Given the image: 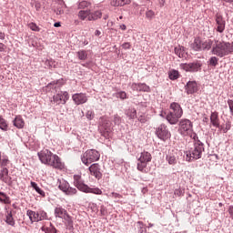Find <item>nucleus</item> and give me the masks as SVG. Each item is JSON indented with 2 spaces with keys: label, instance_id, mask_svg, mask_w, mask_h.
I'll list each match as a JSON object with an SVG mask.
<instances>
[{
  "label": "nucleus",
  "instance_id": "3c124183",
  "mask_svg": "<svg viewBox=\"0 0 233 233\" xmlns=\"http://www.w3.org/2000/svg\"><path fill=\"white\" fill-rule=\"evenodd\" d=\"M114 123L115 125H121V117L117 115L114 116Z\"/></svg>",
  "mask_w": 233,
  "mask_h": 233
},
{
  "label": "nucleus",
  "instance_id": "13d9d810",
  "mask_svg": "<svg viewBox=\"0 0 233 233\" xmlns=\"http://www.w3.org/2000/svg\"><path fill=\"white\" fill-rule=\"evenodd\" d=\"M137 224H138L139 227H140V229H139L138 233H143V222L138 221Z\"/></svg>",
  "mask_w": 233,
  "mask_h": 233
},
{
  "label": "nucleus",
  "instance_id": "a18cd8bd",
  "mask_svg": "<svg viewBox=\"0 0 233 233\" xmlns=\"http://www.w3.org/2000/svg\"><path fill=\"white\" fill-rule=\"evenodd\" d=\"M155 15H156V14L152 10H148L147 12H146V17L149 21H152V19H154Z\"/></svg>",
  "mask_w": 233,
  "mask_h": 233
},
{
  "label": "nucleus",
  "instance_id": "ea45409f",
  "mask_svg": "<svg viewBox=\"0 0 233 233\" xmlns=\"http://www.w3.org/2000/svg\"><path fill=\"white\" fill-rule=\"evenodd\" d=\"M232 125L230 124V121L226 122L225 126H220L219 130H223L224 134H227L228 130H230Z\"/></svg>",
  "mask_w": 233,
  "mask_h": 233
},
{
  "label": "nucleus",
  "instance_id": "c9c22d12",
  "mask_svg": "<svg viewBox=\"0 0 233 233\" xmlns=\"http://www.w3.org/2000/svg\"><path fill=\"white\" fill-rule=\"evenodd\" d=\"M65 8H66L65 2H61L60 5L55 9L56 15H63L65 14Z\"/></svg>",
  "mask_w": 233,
  "mask_h": 233
},
{
  "label": "nucleus",
  "instance_id": "a19ab883",
  "mask_svg": "<svg viewBox=\"0 0 233 233\" xmlns=\"http://www.w3.org/2000/svg\"><path fill=\"white\" fill-rule=\"evenodd\" d=\"M0 128L1 130L6 131L8 130V124H6V120L0 116Z\"/></svg>",
  "mask_w": 233,
  "mask_h": 233
},
{
  "label": "nucleus",
  "instance_id": "c03bdc74",
  "mask_svg": "<svg viewBox=\"0 0 233 233\" xmlns=\"http://www.w3.org/2000/svg\"><path fill=\"white\" fill-rule=\"evenodd\" d=\"M90 4L86 1H82L78 3V10H85V8H88Z\"/></svg>",
  "mask_w": 233,
  "mask_h": 233
},
{
  "label": "nucleus",
  "instance_id": "a211bd4d",
  "mask_svg": "<svg viewBox=\"0 0 233 233\" xmlns=\"http://www.w3.org/2000/svg\"><path fill=\"white\" fill-rule=\"evenodd\" d=\"M68 214V211H66V209H65L63 207L61 206H57L56 208H55V218H59L60 219L65 218Z\"/></svg>",
  "mask_w": 233,
  "mask_h": 233
},
{
  "label": "nucleus",
  "instance_id": "774afa93",
  "mask_svg": "<svg viewBox=\"0 0 233 233\" xmlns=\"http://www.w3.org/2000/svg\"><path fill=\"white\" fill-rule=\"evenodd\" d=\"M121 30H127V25L125 24L120 25Z\"/></svg>",
  "mask_w": 233,
  "mask_h": 233
},
{
  "label": "nucleus",
  "instance_id": "e433bc0d",
  "mask_svg": "<svg viewBox=\"0 0 233 233\" xmlns=\"http://www.w3.org/2000/svg\"><path fill=\"white\" fill-rule=\"evenodd\" d=\"M126 115L127 117H129V119H136L137 117V112L134 108L128 109L126 112Z\"/></svg>",
  "mask_w": 233,
  "mask_h": 233
},
{
  "label": "nucleus",
  "instance_id": "8fccbe9b",
  "mask_svg": "<svg viewBox=\"0 0 233 233\" xmlns=\"http://www.w3.org/2000/svg\"><path fill=\"white\" fill-rule=\"evenodd\" d=\"M9 163L8 158L1 159V152H0V167H6Z\"/></svg>",
  "mask_w": 233,
  "mask_h": 233
},
{
  "label": "nucleus",
  "instance_id": "cd10ccee",
  "mask_svg": "<svg viewBox=\"0 0 233 233\" xmlns=\"http://www.w3.org/2000/svg\"><path fill=\"white\" fill-rule=\"evenodd\" d=\"M5 223L10 225V227H15V220L14 219L12 211H7V214L5 215Z\"/></svg>",
  "mask_w": 233,
  "mask_h": 233
},
{
  "label": "nucleus",
  "instance_id": "ddd939ff",
  "mask_svg": "<svg viewBox=\"0 0 233 233\" xmlns=\"http://www.w3.org/2000/svg\"><path fill=\"white\" fill-rule=\"evenodd\" d=\"M88 170L90 174L96 177V179L99 180L101 177H103V173H101V166H99L97 163L92 164Z\"/></svg>",
  "mask_w": 233,
  "mask_h": 233
},
{
  "label": "nucleus",
  "instance_id": "4468645a",
  "mask_svg": "<svg viewBox=\"0 0 233 233\" xmlns=\"http://www.w3.org/2000/svg\"><path fill=\"white\" fill-rule=\"evenodd\" d=\"M75 105H85L88 101V96L85 93H76L72 96Z\"/></svg>",
  "mask_w": 233,
  "mask_h": 233
},
{
  "label": "nucleus",
  "instance_id": "f257e3e1",
  "mask_svg": "<svg viewBox=\"0 0 233 233\" xmlns=\"http://www.w3.org/2000/svg\"><path fill=\"white\" fill-rule=\"evenodd\" d=\"M213 56H218V57H225V56H229L233 53V42H225L214 40L213 48L211 49Z\"/></svg>",
  "mask_w": 233,
  "mask_h": 233
},
{
  "label": "nucleus",
  "instance_id": "20e7f679",
  "mask_svg": "<svg viewBox=\"0 0 233 233\" xmlns=\"http://www.w3.org/2000/svg\"><path fill=\"white\" fill-rule=\"evenodd\" d=\"M183 116V108L176 102L171 103L170 111L167 115L166 119L170 125H177L180 117Z\"/></svg>",
  "mask_w": 233,
  "mask_h": 233
},
{
  "label": "nucleus",
  "instance_id": "052dcab7",
  "mask_svg": "<svg viewBox=\"0 0 233 233\" xmlns=\"http://www.w3.org/2000/svg\"><path fill=\"white\" fill-rule=\"evenodd\" d=\"M57 83H59V81L50 83V84H48L47 87L50 88V86H52V85H55V88H57Z\"/></svg>",
  "mask_w": 233,
  "mask_h": 233
},
{
  "label": "nucleus",
  "instance_id": "5701e85b",
  "mask_svg": "<svg viewBox=\"0 0 233 233\" xmlns=\"http://www.w3.org/2000/svg\"><path fill=\"white\" fill-rule=\"evenodd\" d=\"M83 192L86 194H96V196H101V194H103V191L99 187H90L88 185L86 186Z\"/></svg>",
  "mask_w": 233,
  "mask_h": 233
},
{
  "label": "nucleus",
  "instance_id": "393cba45",
  "mask_svg": "<svg viewBox=\"0 0 233 233\" xmlns=\"http://www.w3.org/2000/svg\"><path fill=\"white\" fill-rule=\"evenodd\" d=\"M77 17H78V19H80V21H85V19H87V21H88V17H90V9L80 10L77 14Z\"/></svg>",
  "mask_w": 233,
  "mask_h": 233
},
{
  "label": "nucleus",
  "instance_id": "9b49d317",
  "mask_svg": "<svg viewBox=\"0 0 233 233\" xmlns=\"http://www.w3.org/2000/svg\"><path fill=\"white\" fill-rule=\"evenodd\" d=\"M37 156H38L41 163L48 166L50 164V161L52 160L54 153H52V151H50L48 149H45L43 151L38 152Z\"/></svg>",
  "mask_w": 233,
  "mask_h": 233
},
{
  "label": "nucleus",
  "instance_id": "9d476101",
  "mask_svg": "<svg viewBox=\"0 0 233 233\" xmlns=\"http://www.w3.org/2000/svg\"><path fill=\"white\" fill-rule=\"evenodd\" d=\"M68 99H70V95H68V92L64 91L57 93L53 96V103H56V105H66Z\"/></svg>",
  "mask_w": 233,
  "mask_h": 233
},
{
  "label": "nucleus",
  "instance_id": "dca6fc26",
  "mask_svg": "<svg viewBox=\"0 0 233 233\" xmlns=\"http://www.w3.org/2000/svg\"><path fill=\"white\" fill-rule=\"evenodd\" d=\"M131 88L136 92H150V86H148L147 84L133 83L131 85Z\"/></svg>",
  "mask_w": 233,
  "mask_h": 233
},
{
  "label": "nucleus",
  "instance_id": "aec40b11",
  "mask_svg": "<svg viewBox=\"0 0 233 233\" xmlns=\"http://www.w3.org/2000/svg\"><path fill=\"white\" fill-rule=\"evenodd\" d=\"M211 125L215 127V128H221L219 125V116L218 112H212L210 116Z\"/></svg>",
  "mask_w": 233,
  "mask_h": 233
},
{
  "label": "nucleus",
  "instance_id": "09e8293b",
  "mask_svg": "<svg viewBox=\"0 0 233 233\" xmlns=\"http://www.w3.org/2000/svg\"><path fill=\"white\" fill-rule=\"evenodd\" d=\"M116 97H118L119 99H127V93L125 91H120L118 93H116Z\"/></svg>",
  "mask_w": 233,
  "mask_h": 233
},
{
  "label": "nucleus",
  "instance_id": "bf43d9fd",
  "mask_svg": "<svg viewBox=\"0 0 233 233\" xmlns=\"http://www.w3.org/2000/svg\"><path fill=\"white\" fill-rule=\"evenodd\" d=\"M5 48H6V46H5V44L0 43V52H5Z\"/></svg>",
  "mask_w": 233,
  "mask_h": 233
},
{
  "label": "nucleus",
  "instance_id": "0eeeda50",
  "mask_svg": "<svg viewBox=\"0 0 233 233\" xmlns=\"http://www.w3.org/2000/svg\"><path fill=\"white\" fill-rule=\"evenodd\" d=\"M57 185L59 190L64 192V194L66 196H74L77 194V189L76 187H70V184L63 178L57 180Z\"/></svg>",
  "mask_w": 233,
  "mask_h": 233
},
{
  "label": "nucleus",
  "instance_id": "37998d69",
  "mask_svg": "<svg viewBox=\"0 0 233 233\" xmlns=\"http://www.w3.org/2000/svg\"><path fill=\"white\" fill-rule=\"evenodd\" d=\"M218 61H219L218 59V57L211 56L208 63L209 66H218Z\"/></svg>",
  "mask_w": 233,
  "mask_h": 233
},
{
  "label": "nucleus",
  "instance_id": "bb28decb",
  "mask_svg": "<svg viewBox=\"0 0 233 233\" xmlns=\"http://www.w3.org/2000/svg\"><path fill=\"white\" fill-rule=\"evenodd\" d=\"M26 216L29 217V219H30L31 223L39 222L37 212L35 213V211H32V210L28 209L26 211Z\"/></svg>",
  "mask_w": 233,
  "mask_h": 233
},
{
  "label": "nucleus",
  "instance_id": "423d86ee",
  "mask_svg": "<svg viewBox=\"0 0 233 233\" xmlns=\"http://www.w3.org/2000/svg\"><path fill=\"white\" fill-rule=\"evenodd\" d=\"M99 157H101V155L97 150L89 149V150H86L81 156V161L84 165H86V167H88V165H92V163L96 161H99Z\"/></svg>",
  "mask_w": 233,
  "mask_h": 233
},
{
  "label": "nucleus",
  "instance_id": "680f3d73",
  "mask_svg": "<svg viewBox=\"0 0 233 233\" xmlns=\"http://www.w3.org/2000/svg\"><path fill=\"white\" fill-rule=\"evenodd\" d=\"M138 121H140V123H147V118L143 116H139Z\"/></svg>",
  "mask_w": 233,
  "mask_h": 233
},
{
  "label": "nucleus",
  "instance_id": "338daca9",
  "mask_svg": "<svg viewBox=\"0 0 233 233\" xmlns=\"http://www.w3.org/2000/svg\"><path fill=\"white\" fill-rule=\"evenodd\" d=\"M175 194L177 195V196H181V190H177V189H176L175 190Z\"/></svg>",
  "mask_w": 233,
  "mask_h": 233
},
{
  "label": "nucleus",
  "instance_id": "79ce46f5",
  "mask_svg": "<svg viewBox=\"0 0 233 233\" xmlns=\"http://www.w3.org/2000/svg\"><path fill=\"white\" fill-rule=\"evenodd\" d=\"M77 56H78V59H80V61H85L86 59V57H88V55H86V51H85V50L78 51Z\"/></svg>",
  "mask_w": 233,
  "mask_h": 233
},
{
  "label": "nucleus",
  "instance_id": "a878e982",
  "mask_svg": "<svg viewBox=\"0 0 233 233\" xmlns=\"http://www.w3.org/2000/svg\"><path fill=\"white\" fill-rule=\"evenodd\" d=\"M175 54L180 58L187 57V50L181 46L175 47Z\"/></svg>",
  "mask_w": 233,
  "mask_h": 233
},
{
  "label": "nucleus",
  "instance_id": "473e14b6",
  "mask_svg": "<svg viewBox=\"0 0 233 233\" xmlns=\"http://www.w3.org/2000/svg\"><path fill=\"white\" fill-rule=\"evenodd\" d=\"M214 48V40L202 41V50H210Z\"/></svg>",
  "mask_w": 233,
  "mask_h": 233
},
{
  "label": "nucleus",
  "instance_id": "6e6552de",
  "mask_svg": "<svg viewBox=\"0 0 233 233\" xmlns=\"http://www.w3.org/2000/svg\"><path fill=\"white\" fill-rule=\"evenodd\" d=\"M156 136H157L158 139H161L162 141H167V139H170L171 134L170 131H168L167 126L165 124H161L156 129Z\"/></svg>",
  "mask_w": 233,
  "mask_h": 233
},
{
  "label": "nucleus",
  "instance_id": "72a5a7b5",
  "mask_svg": "<svg viewBox=\"0 0 233 233\" xmlns=\"http://www.w3.org/2000/svg\"><path fill=\"white\" fill-rule=\"evenodd\" d=\"M130 0H112L111 5L112 6H125V5H128Z\"/></svg>",
  "mask_w": 233,
  "mask_h": 233
},
{
  "label": "nucleus",
  "instance_id": "0e129e2a",
  "mask_svg": "<svg viewBox=\"0 0 233 233\" xmlns=\"http://www.w3.org/2000/svg\"><path fill=\"white\" fill-rule=\"evenodd\" d=\"M4 198H5L4 199L3 203H9L10 198L8 197H6V195Z\"/></svg>",
  "mask_w": 233,
  "mask_h": 233
},
{
  "label": "nucleus",
  "instance_id": "c756f323",
  "mask_svg": "<svg viewBox=\"0 0 233 233\" xmlns=\"http://www.w3.org/2000/svg\"><path fill=\"white\" fill-rule=\"evenodd\" d=\"M0 179L4 181V183H8V168L2 167L0 171Z\"/></svg>",
  "mask_w": 233,
  "mask_h": 233
},
{
  "label": "nucleus",
  "instance_id": "4c0bfd02",
  "mask_svg": "<svg viewBox=\"0 0 233 233\" xmlns=\"http://www.w3.org/2000/svg\"><path fill=\"white\" fill-rule=\"evenodd\" d=\"M31 187L33 188H35V192H37V194H39L40 196H42V198H45L46 194L43 191V189H41L39 187H37V183L35 182H31Z\"/></svg>",
  "mask_w": 233,
  "mask_h": 233
},
{
  "label": "nucleus",
  "instance_id": "39448f33",
  "mask_svg": "<svg viewBox=\"0 0 233 233\" xmlns=\"http://www.w3.org/2000/svg\"><path fill=\"white\" fill-rule=\"evenodd\" d=\"M150 161H152V154H150L148 151L141 152L137 157V169L143 174H148L150 169H148L147 167Z\"/></svg>",
  "mask_w": 233,
  "mask_h": 233
},
{
  "label": "nucleus",
  "instance_id": "603ef678",
  "mask_svg": "<svg viewBox=\"0 0 233 233\" xmlns=\"http://www.w3.org/2000/svg\"><path fill=\"white\" fill-rule=\"evenodd\" d=\"M228 107H229V110H230V114H231V116H233V100L228 99Z\"/></svg>",
  "mask_w": 233,
  "mask_h": 233
},
{
  "label": "nucleus",
  "instance_id": "e2e57ef3",
  "mask_svg": "<svg viewBox=\"0 0 233 233\" xmlns=\"http://www.w3.org/2000/svg\"><path fill=\"white\" fill-rule=\"evenodd\" d=\"M95 35H96V37H99V35H101V31L96 30L95 31Z\"/></svg>",
  "mask_w": 233,
  "mask_h": 233
},
{
  "label": "nucleus",
  "instance_id": "69168bd1",
  "mask_svg": "<svg viewBox=\"0 0 233 233\" xmlns=\"http://www.w3.org/2000/svg\"><path fill=\"white\" fill-rule=\"evenodd\" d=\"M54 26H55L56 28H59V26H61V23L56 22V23L54 24Z\"/></svg>",
  "mask_w": 233,
  "mask_h": 233
},
{
  "label": "nucleus",
  "instance_id": "f3484780",
  "mask_svg": "<svg viewBox=\"0 0 233 233\" xmlns=\"http://www.w3.org/2000/svg\"><path fill=\"white\" fill-rule=\"evenodd\" d=\"M216 23H217V32H218L219 34H223V32H225V25H226V22L223 19V16L217 15Z\"/></svg>",
  "mask_w": 233,
  "mask_h": 233
},
{
  "label": "nucleus",
  "instance_id": "6ab92c4d",
  "mask_svg": "<svg viewBox=\"0 0 233 233\" xmlns=\"http://www.w3.org/2000/svg\"><path fill=\"white\" fill-rule=\"evenodd\" d=\"M166 159L168 165H176L177 163V153H176L174 150L169 151L166 157Z\"/></svg>",
  "mask_w": 233,
  "mask_h": 233
},
{
  "label": "nucleus",
  "instance_id": "58836bf2",
  "mask_svg": "<svg viewBox=\"0 0 233 233\" xmlns=\"http://www.w3.org/2000/svg\"><path fill=\"white\" fill-rule=\"evenodd\" d=\"M38 221L48 219V215L44 210L37 211Z\"/></svg>",
  "mask_w": 233,
  "mask_h": 233
},
{
  "label": "nucleus",
  "instance_id": "4d7b16f0",
  "mask_svg": "<svg viewBox=\"0 0 233 233\" xmlns=\"http://www.w3.org/2000/svg\"><path fill=\"white\" fill-rule=\"evenodd\" d=\"M110 198H115L116 199H117V198H121V195H119V193L112 192Z\"/></svg>",
  "mask_w": 233,
  "mask_h": 233
},
{
  "label": "nucleus",
  "instance_id": "c85d7f7f",
  "mask_svg": "<svg viewBox=\"0 0 233 233\" xmlns=\"http://www.w3.org/2000/svg\"><path fill=\"white\" fill-rule=\"evenodd\" d=\"M41 230L45 233H57V229L56 228V227H54V224H52V222L49 223V227L43 226L41 228Z\"/></svg>",
  "mask_w": 233,
  "mask_h": 233
},
{
  "label": "nucleus",
  "instance_id": "f03ea898",
  "mask_svg": "<svg viewBox=\"0 0 233 233\" xmlns=\"http://www.w3.org/2000/svg\"><path fill=\"white\" fill-rule=\"evenodd\" d=\"M205 152V147L198 138L193 139V147L186 152V161H194V159H201Z\"/></svg>",
  "mask_w": 233,
  "mask_h": 233
},
{
  "label": "nucleus",
  "instance_id": "1a4fd4ad",
  "mask_svg": "<svg viewBox=\"0 0 233 233\" xmlns=\"http://www.w3.org/2000/svg\"><path fill=\"white\" fill-rule=\"evenodd\" d=\"M202 64L200 61H195L188 64H180L181 70L185 72H199L201 70Z\"/></svg>",
  "mask_w": 233,
  "mask_h": 233
},
{
  "label": "nucleus",
  "instance_id": "2f4dec72",
  "mask_svg": "<svg viewBox=\"0 0 233 233\" xmlns=\"http://www.w3.org/2000/svg\"><path fill=\"white\" fill-rule=\"evenodd\" d=\"M102 15H103V13H101V11H96L94 13L90 11L88 21H97V19H101Z\"/></svg>",
  "mask_w": 233,
  "mask_h": 233
},
{
  "label": "nucleus",
  "instance_id": "7c9ffc66",
  "mask_svg": "<svg viewBox=\"0 0 233 233\" xmlns=\"http://www.w3.org/2000/svg\"><path fill=\"white\" fill-rule=\"evenodd\" d=\"M13 123L14 126L16 127V128H23L25 127V120H23V117L21 116H15Z\"/></svg>",
  "mask_w": 233,
  "mask_h": 233
},
{
  "label": "nucleus",
  "instance_id": "4be33fe9",
  "mask_svg": "<svg viewBox=\"0 0 233 233\" xmlns=\"http://www.w3.org/2000/svg\"><path fill=\"white\" fill-rule=\"evenodd\" d=\"M202 41L203 40H201L199 37L195 38L194 42L191 44L192 50H195V52H201Z\"/></svg>",
  "mask_w": 233,
  "mask_h": 233
},
{
  "label": "nucleus",
  "instance_id": "6e6d98bb",
  "mask_svg": "<svg viewBox=\"0 0 233 233\" xmlns=\"http://www.w3.org/2000/svg\"><path fill=\"white\" fill-rule=\"evenodd\" d=\"M35 8L37 12L41 10V3L39 1H35Z\"/></svg>",
  "mask_w": 233,
  "mask_h": 233
},
{
  "label": "nucleus",
  "instance_id": "864d4df0",
  "mask_svg": "<svg viewBox=\"0 0 233 233\" xmlns=\"http://www.w3.org/2000/svg\"><path fill=\"white\" fill-rule=\"evenodd\" d=\"M54 60H46V66H47V68H52V66H54Z\"/></svg>",
  "mask_w": 233,
  "mask_h": 233
},
{
  "label": "nucleus",
  "instance_id": "2eb2a0df",
  "mask_svg": "<svg viewBox=\"0 0 233 233\" xmlns=\"http://www.w3.org/2000/svg\"><path fill=\"white\" fill-rule=\"evenodd\" d=\"M74 185L76 187L78 190L81 192L85 191V188L87 185L85 184V180H83V177H81V174L79 175H74Z\"/></svg>",
  "mask_w": 233,
  "mask_h": 233
},
{
  "label": "nucleus",
  "instance_id": "49530a36",
  "mask_svg": "<svg viewBox=\"0 0 233 233\" xmlns=\"http://www.w3.org/2000/svg\"><path fill=\"white\" fill-rule=\"evenodd\" d=\"M28 27L30 28V30H33V32H39V30H40L39 26H37V25H35V23H30L28 25Z\"/></svg>",
  "mask_w": 233,
  "mask_h": 233
},
{
  "label": "nucleus",
  "instance_id": "f8f14e48",
  "mask_svg": "<svg viewBox=\"0 0 233 233\" xmlns=\"http://www.w3.org/2000/svg\"><path fill=\"white\" fill-rule=\"evenodd\" d=\"M48 167H52L53 168H56V170H63V168H65V163H63V161H61V158L59 157V156L54 154L49 165H47Z\"/></svg>",
  "mask_w": 233,
  "mask_h": 233
},
{
  "label": "nucleus",
  "instance_id": "412c9836",
  "mask_svg": "<svg viewBox=\"0 0 233 233\" xmlns=\"http://www.w3.org/2000/svg\"><path fill=\"white\" fill-rule=\"evenodd\" d=\"M64 219V224L67 230H74V218H72L69 214Z\"/></svg>",
  "mask_w": 233,
  "mask_h": 233
},
{
  "label": "nucleus",
  "instance_id": "f704fd0d",
  "mask_svg": "<svg viewBox=\"0 0 233 233\" xmlns=\"http://www.w3.org/2000/svg\"><path fill=\"white\" fill-rule=\"evenodd\" d=\"M168 77L171 81H176V79H179V71L173 69L168 72Z\"/></svg>",
  "mask_w": 233,
  "mask_h": 233
},
{
  "label": "nucleus",
  "instance_id": "de8ad7c7",
  "mask_svg": "<svg viewBox=\"0 0 233 233\" xmlns=\"http://www.w3.org/2000/svg\"><path fill=\"white\" fill-rule=\"evenodd\" d=\"M95 114H94V111H92V110H88L87 112H86V119H88L89 121H92V119H94V117H95Z\"/></svg>",
  "mask_w": 233,
  "mask_h": 233
},
{
  "label": "nucleus",
  "instance_id": "b1692460",
  "mask_svg": "<svg viewBox=\"0 0 233 233\" xmlns=\"http://www.w3.org/2000/svg\"><path fill=\"white\" fill-rule=\"evenodd\" d=\"M198 91V84L196 82H187L186 86V92L187 94H194L195 92Z\"/></svg>",
  "mask_w": 233,
  "mask_h": 233
},
{
  "label": "nucleus",
  "instance_id": "7ed1b4c3",
  "mask_svg": "<svg viewBox=\"0 0 233 233\" xmlns=\"http://www.w3.org/2000/svg\"><path fill=\"white\" fill-rule=\"evenodd\" d=\"M178 133L183 137H190L191 139H198V134L194 132V124L192 121L183 118L178 123Z\"/></svg>",
  "mask_w": 233,
  "mask_h": 233
},
{
  "label": "nucleus",
  "instance_id": "5fc2aeb1",
  "mask_svg": "<svg viewBox=\"0 0 233 233\" xmlns=\"http://www.w3.org/2000/svg\"><path fill=\"white\" fill-rule=\"evenodd\" d=\"M130 43L129 42H126L122 45V48H124V50H130Z\"/></svg>",
  "mask_w": 233,
  "mask_h": 233
}]
</instances>
